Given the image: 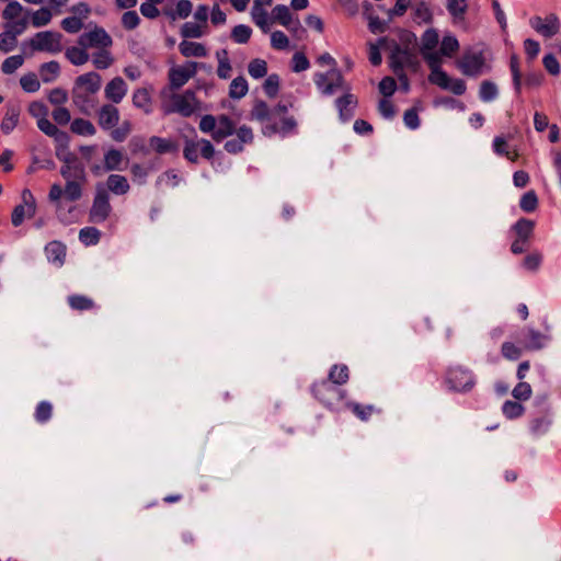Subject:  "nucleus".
Wrapping results in <instances>:
<instances>
[{
	"label": "nucleus",
	"mask_w": 561,
	"mask_h": 561,
	"mask_svg": "<svg viewBox=\"0 0 561 561\" xmlns=\"http://www.w3.org/2000/svg\"><path fill=\"white\" fill-rule=\"evenodd\" d=\"M21 108L19 105L11 104L7 106L5 114L1 122V130L3 134H10L18 125Z\"/></svg>",
	"instance_id": "obj_21"
},
{
	"label": "nucleus",
	"mask_w": 561,
	"mask_h": 561,
	"mask_svg": "<svg viewBox=\"0 0 561 561\" xmlns=\"http://www.w3.org/2000/svg\"><path fill=\"white\" fill-rule=\"evenodd\" d=\"M67 248L59 241H51L45 247V254L48 261L61 266L66 259Z\"/></svg>",
	"instance_id": "obj_22"
},
{
	"label": "nucleus",
	"mask_w": 561,
	"mask_h": 561,
	"mask_svg": "<svg viewBox=\"0 0 561 561\" xmlns=\"http://www.w3.org/2000/svg\"><path fill=\"white\" fill-rule=\"evenodd\" d=\"M101 239V231L95 227H85L79 231V240L87 247L95 245Z\"/></svg>",
	"instance_id": "obj_31"
},
{
	"label": "nucleus",
	"mask_w": 561,
	"mask_h": 561,
	"mask_svg": "<svg viewBox=\"0 0 561 561\" xmlns=\"http://www.w3.org/2000/svg\"><path fill=\"white\" fill-rule=\"evenodd\" d=\"M24 8L18 1H10L4 10L2 11V18L7 21V23L12 22L23 15Z\"/></svg>",
	"instance_id": "obj_36"
},
{
	"label": "nucleus",
	"mask_w": 561,
	"mask_h": 561,
	"mask_svg": "<svg viewBox=\"0 0 561 561\" xmlns=\"http://www.w3.org/2000/svg\"><path fill=\"white\" fill-rule=\"evenodd\" d=\"M59 160L64 162L60 168L61 176L67 181H77L87 182L85 169L84 165L80 162L78 157L71 152H68L64 157L57 153Z\"/></svg>",
	"instance_id": "obj_7"
},
{
	"label": "nucleus",
	"mask_w": 561,
	"mask_h": 561,
	"mask_svg": "<svg viewBox=\"0 0 561 561\" xmlns=\"http://www.w3.org/2000/svg\"><path fill=\"white\" fill-rule=\"evenodd\" d=\"M70 129L72 133L77 135L92 136L95 134L94 125L84 118H76L72 121L70 125Z\"/></svg>",
	"instance_id": "obj_30"
},
{
	"label": "nucleus",
	"mask_w": 561,
	"mask_h": 561,
	"mask_svg": "<svg viewBox=\"0 0 561 561\" xmlns=\"http://www.w3.org/2000/svg\"><path fill=\"white\" fill-rule=\"evenodd\" d=\"M28 19L27 15H22L21 18L13 20L10 23H7L4 25L5 28H8L12 34L16 37L18 35H21L27 27Z\"/></svg>",
	"instance_id": "obj_56"
},
{
	"label": "nucleus",
	"mask_w": 561,
	"mask_h": 561,
	"mask_svg": "<svg viewBox=\"0 0 561 561\" xmlns=\"http://www.w3.org/2000/svg\"><path fill=\"white\" fill-rule=\"evenodd\" d=\"M107 188L114 194L122 195L129 190L128 181L119 174H111L106 181Z\"/></svg>",
	"instance_id": "obj_26"
},
{
	"label": "nucleus",
	"mask_w": 561,
	"mask_h": 561,
	"mask_svg": "<svg viewBox=\"0 0 561 561\" xmlns=\"http://www.w3.org/2000/svg\"><path fill=\"white\" fill-rule=\"evenodd\" d=\"M62 34L53 31H43L35 34L30 41V46L36 51L58 54L62 50Z\"/></svg>",
	"instance_id": "obj_3"
},
{
	"label": "nucleus",
	"mask_w": 561,
	"mask_h": 561,
	"mask_svg": "<svg viewBox=\"0 0 561 561\" xmlns=\"http://www.w3.org/2000/svg\"><path fill=\"white\" fill-rule=\"evenodd\" d=\"M414 19L419 23H430L432 22L433 14L431 9L425 2H420L414 8Z\"/></svg>",
	"instance_id": "obj_49"
},
{
	"label": "nucleus",
	"mask_w": 561,
	"mask_h": 561,
	"mask_svg": "<svg viewBox=\"0 0 561 561\" xmlns=\"http://www.w3.org/2000/svg\"><path fill=\"white\" fill-rule=\"evenodd\" d=\"M249 75L254 79H260L267 73V64L265 60L256 58L250 61L248 66Z\"/></svg>",
	"instance_id": "obj_41"
},
{
	"label": "nucleus",
	"mask_w": 561,
	"mask_h": 561,
	"mask_svg": "<svg viewBox=\"0 0 561 561\" xmlns=\"http://www.w3.org/2000/svg\"><path fill=\"white\" fill-rule=\"evenodd\" d=\"M264 91L270 98H275L279 89V77L277 75H270L263 84Z\"/></svg>",
	"instance_id": "obj_59"
},
{
	"label": "nucleus",
	"mask_w": 561,
	"mask_h": 561,
	"mask_svg": "<svg viewBox=\"0 0 561 561\" xmlns=\"http://www.w3.org/2000/svg\"><path fill=\"white\" fill-rule=\"evenodd\" d=\"M149 146L153 151L160 154L176 152L179 149L178 144L172 139H165L156 136L149 139Z\"/></svg>",
	"instance_id": "obj_24"
},
{
	"label": "nucleus",
	"mask_w": 561,
	"mask_h": 561,
	"mask_svg": "<svg viewBox=\"0 0 561 561\" xmlns=\"http://www.w3.org/2000/svg\"><path fill=\"white\" fill-rule=\"evenodd\" d=\"M531 27L541 36L551 38L560 31V20L554 13H550L545 18L535 16L530 20Z\"/></svg>",
	"instance_id": "obj_11"
},
{
	"label": "nucleus",
	"mask_w": 561,
	"mask_h": 561,
	"mask_svg": "<svg viewBox=\"0 0 561 561\" xmlns=\"http://www.w3.org/2000/svg\"><path fill=\"white\" fill-rule=\"evenodd\" d=\"M329 380L334 385H344L348 380V368L345 365H334L329 374Z\"/></svg>",
	"instance_id": "obj_37"
},
{
	"label": "nucleus",
	"mask_w": 561,
	"mask_h": 561,
	"mask_svg": "<svg viewBox=\"0 0 561 561\" xmlns=\"http://www.w3.org/2000/svg\"><path fill=\"white\" fill-rule=\"evenodd\" d=\"M296 126H297L296 119L293 116H288V117H284L282 119L280 125H277V124L266 125L262 129V133L265 136H272V135L278 134V133L286 135V134L293 131L296 128Z\"/></svg>",
	"instance_id": "obj_23"
},
{
	"label": "nucleus",
	"mask_w": 561,
	"mask_h": 561,
	"mask_svg": "<svg viewBox=\"0 0 561 561\" xmlns=\"http://www.w3.org/2000/svg\"><path fill=\"white\" fill-rule=\"evenodd\" d=\"M179 49L184 57H205L207 49L202 43L183 41Z\"/></svg>",
	"instance_id": "obj_25"
},
{
	"label": "nucleus",
	"mask_w": 561,
	"mask_h": 561,
	"mask_svg": "<svg viewBox=\"0 0 561 561\" xmlns=\"http://www.w3.org/2000/svg\"><path fill=\"white\" fill-rule=\"evenodd\" d=\"M533 228H534V222L528 219H520L514 226V229L518 236V239L526 241V242L533 232Z\"/></svg>",
	"instance_id": "obj_47"
},
{
	"label": "nucleus",
	"mask_w": 561,
	"mask_h": 561,
	"mask_svg": "<svg viewBox=\"0 0 561 561\" xmlns=\"http://www.w3.org/2000/svg\"><path fill=\"white\" fill-rule=\"evenodd\" d=\"M340 90L343 92V95L335 101V104L339 110L340 118L342 121H348L354 115V110L357 105V99L351 92V87L348 83H345L344 87H342Z\"/></svg>",
	"instance_id": "obj_14"
},
{
	"label": "nucleus",
	"mask_w": 561,
	"mask_h": 561,
	"mask_svg": "<svg viewBox=\"0 0 561 561\" xmlns=\"http://www.w3.org/2000/svg\"><path fill=\"white\" fill-rule=\"evenodd\" d=\"M124 161V156L119 150L111 149L104 156V170H121V164Z\"/></svg>",
	"instance_id": "obj_28"
},
{
	"label": "nucleus",
	"mask_w": 561,
	"mask_h": 561,
	"mask_svg": "<svg viewBox=\"0 0 561 561\" xmlns=\"http://www.w3.org/2000/svg\"><path fill=\"white\" fill-rule=\"evenodd\" d=\"M201 103L193 90H186L183 93L171 95V106L165 108V113H178L183 117H190L199 110Z\"/></svg>",
	"instance_id": "obj_2"
},
{
	"label": "nucleus",
	"mask_w": 561,
	"mask_h": 561,
	"mask_svg": "<svg viewBox=\"0 0 561 561\" xmlns=\"http://www.w3.org/2000/svg\"><path fill=\"white\" fill-rule=\"evenodd\" d=\"M38 128L49 137L65 136L55 124H53L47 117H42L37 121Z\"/></svg>",
	"instance_id": "obj_53"
},
{
	"label": "nucleus",
	"mask_w": 561,
	"mask_h": 561,
	"mask_svg": "<svg viewBox=\"0 0 561 561\" xmlns=\"http://www.w3.org/2000/svg\"><path fill=\"white\" fill-rule=\"evenodd\" d=\"M20 84L22 89L26 92H36L39 90L41 87L37 76L33 72L24 75L20 79Z\"/></svg>",
	"instance_id": "obj_50"
},
{
	"label": "nucleus",
	"mask_w": 561,
	"mask_h": 561,
	"mask_svg": "<svg viewBox=\"0 0 561 561\" xmlns=\"http://www.w3.org/2000/svg\"><path fill=\"white\" fill-rule=\"evenodd\" d=\"M48 101L56 106H61L68 101V93L61 88H55L48 95Z\"/></svg>",
	"instance_id": "obj_64"
},
{
	"label": "nucleus",
	"mask_w": 561,
	"mask_h": 561,
	"mask_svg": "<svg viewBox=\"0 0 561 561\" xmlns=\"http://www.w3.org/2000/svg\"><path fill=\"white\" fill-rule=\"evenodd\" d=\"M431 68V75L428 76V81L433 84L438 85L439 88L446 90L449 85L450 78L448 75L442 70V58H435L431 56V61H427Z\"/></svg>",
	"instance_id": "obj_17"
},
{
	"label": "nucleus",
	"mask_w": 561,
	"mask_h": 561,
	"mask_svg": "<svg viewBox=\"0 0 561 561\" xmlns=\"http://www.w3.org/2000/svg\"><path fill=\"white\" fill-rule=\"evenodd\" d=\"M79 43L82 46L106 48L112 45V38L102 27L95 26L92 31L81 35Z\"/></svg>",
	"instance_id": "obj_15"
},
{
	"label": "nucleus",
	"mask_w": 561,
	"mask_h": 561,
	"mask_svg": "<svg viewBox=\"0 0 561 561\" xmlns=\"http://www.w3.org/2000/svg\"><path fill=\"white\" fill-rule=\"evenodd\" d=\"M101 82V76L96 72H88L76 79L71 96L80 113L89 115L95 108V93L100 90Z\"/></svg>",
	"instance_id": "obj_1"
},
{
	"label": "nucleus",
	"mask_w": 561,
	"mask_h": 561,
	"mask_svg": "<svg viewBox=\"0 0 561 561\" xmlns=\"http://www.w3.org/2000/svg\"><path fill=\"white\" fill-rule=\"evenodd\" d=\"M314 83L320 92L324 95H332L346 83L341 71L335 67L328 72L316 73Z\"/></svg>",
	"instance_id": "obj_4"
},
{
	"label": "nucleus",
	"mask_w": 561,
	"mask_h": 561,
	"mask_svg": "<svg viewBox=\"0 0 561 561\" xmlns=\"http://www.w3.org/2000/svg\"><path fill=\"white\" fill-rule=\"evenodd\" d=\"M66 57L70 60L71 64L76 66L83 65L89 60V55L87 51L75 46L67 49Z\"/></svg>",
	"instance_id": "obj_42"
},
{
	"label": "nucleus",
	"mask_w": 561,
	"mask_h": 561,
	"mask_svg": "<svg viewBox=\"0 0 561 561\" xmlns=\"http://www.w3.org/2000/svg\"><path fill=\"white\" fill-rule=\"evenodd\" d=\"M183 154L186 160L192 163H197L201 157L210 160L215 156V148L207 139L192 140L187 139L184 145Z\"/></svg>",
	"instance_id": "obj_5"
},
{
	"label": "nucleus",
	"mask_w": 561,
	"mask_h": 561,
	"mask_svg": "<svg viewBox=\"0 0 561 561\" xmlns=\"http://www.w3.org/2000/svg\"><path fill=\"white\" fill-rule=\"evenodd\" d=\"M218 124V117H215L214 115L207 114L204 115L199 121V129L203 133H210V135H214V130H216V126Z\"/></svg>",
	"instance_id": "obj_63"
},
{
	"label": "nucleus",
	"mask_w": 561,
	"mask_h": 561,
	"mask_svg": "<svg viewBox=\"0 0 561 561\" xmlns=\"http://www.w3.org/2000/svg\"><path fill=\"white\" fill-rule=\"evenodd\" d=\"M68 302L70 307L75 310L83 311L90 310L94 307V302L91 298L82 295H72L69 296Z\"/></svg>",
	"instance_id": "obj_40"
},
{
	"label": "nucleus",
	"mask_w": 561,
	"mask_h": 561,
	"mask_svg": "<svg viewBox=\"0 0 561 561\" xmlns=\"http://www.w3.org/2000/svg\"><path fill=\"white\" fill-rule=\"evenodd\" d=\"M108 193L105 188L98 186L92 207L89 213V221L101 224L105 221L111 213Z\"/></svg>",
	"instance_id": "obj_8"
},
{
	"label": "nucleus",
	"mask_w": 561,
	"mask_h": 561,
	"mask_svg": "<svg viewBox=\"0 0 561 561\" xmlns=\"http://www.w3.org/2000/svg\"><path fill=\"white\" fill-rule=\"evenodd\" d=\"M104 92L107 100L119 103L126 94V83L121 77H116L106 84Z\"/></svg>",
	"instance_id": "obj_19"
},
{
	"label": "nucleus",
	"mask_w": 561,
	"mask_h": 561,
	"mask_svg": "<svg viewBox=\"0 0 561 561\" xmlns=\"http://www.w3.org/2000/svg\"><path fill=\"white\" fill-rule=\"evenodd\" d=\"M271 111L266 102L257 100L255 101L251 112L250 117L251 119H255L259 122H265L270 118Z\"/></svg>",
	"instance_id": "obj_35"
},
{
	"label": "nucleus",
	"mask_w": 561,
	"mask_h": 561,
	"mask_svg": "<svg viewBox=\"0 0 561 561\" xmlns=\"http://www.w3.org/2000/svg\"><path fill=\"white\" fill-rule=\"evenodd\" d=\"M485 60L481 51H469L463 54L458 61V67L465 76L477 77L483 70Z\"/></svg>",
	"instance_id": "obj_12"
},
{
	"label": "nucleus",
	"mask_w": 561,
	"mask_h": 561,
	"mask_svg": "<svg viewBox=\"0 0 561 561\" xmlns=\"http://www.w3.org/2000/svg\"><path fill=\"white\" fill-rule=\"evenodd\" d=\"M16 45V37L5 28V32L0 34V50L8 53L12 50Z\"/></svg>",
	"instance_id": "obj_60"
},
{
	"label": "nucleus",
	"mask_w": 561,
	"mask_h": 561,
	"mask_svg": "<svg viewBox=\"0 0 561 561\" xmlns=\"http://www.w3.org/2000/svg\"><path fill=\"white\" fill-rule=\"evenodd\" d=\"M192 2L190 0H179L176 3L175 11L165 12L172 20H175L176 18L185 19L187 18L192 12Z\"/></svg>",
	"instance_id": "obj_43"
},
{
	"label": "nucleus",
	"mask_w": 561,
	"mask_h": 561,
	"mask_svg": "<svg viewBox=\"0 0 561 561\" xmlns=\"http://www.w3.org/2000/svg\"><path fill=\"white\" fill-rule=\"evenodd\" d=\"M254 135L252 129L242 125L236 130V138L229 139L225 142V150L229 153L237 154L242 152L245 145L253 141Z\"/></svg>",
	"instance_id": "obj_13"
},
{
	"label": "nucleus",
	"mask_w": 561,
	"mask_h": 561,
	"mask_svg": "<svg viewBox=\"0 0 561 561\" xmlns=\"http://www.w3.org/2000/svg\"><path fill=\"white\" fill-rule=\"evenodd\" d=\"M548 336L535 329H528L524 347L526 350H540L543 347Z\"/></svg>",
	"instance_id": "obj_27"
},
{
	"label": "nucleus",
	"mask_w": 561,
	"mask_h": 561,
	"mask_svg": "<svg viewBox=\"0 0 561 561\" xmlns=\"http://www.w3.org/2000/svg\"><path fill=\"white\" fill-rule=\"evenodd\" d=\"M273 19L277 21L283 26H290L293 24V14L289 11V8L284 4L276 5L273 11Z\"/></svg>",
	"instance_id": "obj_34"
},
{
	"label": "nucleus",
	"mask_w": 561,
	"mask_h": 561,
	"mask_svg": "<svg viewBox=\"0 0 561 561\" xmlns=\"http://www.w3.org/2000/svg\"><path fill=\"white\" fill-rule=\"evenodd\" d=\"M248 90L249 88L247 80L242 76H239L234 78L230 83L229 96L231 99L239 100L248 93Z\"/></svg>",
	"instance_id": "obj_29"
},
{
	"label": "nucleus",
	"mask_w": 561,
	"mask_h": 561,
	"mask_svg": "<svg viewBox=\"0 0 561 561\" xmlns=\"http://www.w3.org/2000/svg\"><path fill=\"white\" fill-rule=\"evenodd\" d=\"M51 12L47 8H41L33 13L31 22L34 27H42L47 25L51 20Z\"/></svg>",
	"instance_id": "obj_48"
},
{
	"label": "nucleus",
	"mask_w": 561,
	"mask_h": 561,
	"mask_svg": "<svg viewBox=\"0 0 561 561\" xmlns=\"http://www.w3.org/2000/svg\"><path fill=\"white\" fill-rule=\"evenodd\" d=\"M251 15L254 23L264 32L270 31L268 15L263 7H252Z\"/></svg>",
	"instance_id": "obj_38"
},
{
	"label": "nucleus",
	"mask_w": 561,
	"mask_h": 561,
	"mask_svg": "<svg viewBox=\"0 0 561 561\" xmlns=\"http://www.w3.org/2000/svg\"><path fill=\"white\" fill-rule=\"evenodd\" d=\"M53 414V405L47 401H42L37 404L35 410V419L39 423L47 422Z\"/></svg>",
	"instance_id": "obj_52"
},
{
	"label": "nucleus",
	"mask_w": 561,
	"mask_h": 561,
	"mask_svg": "<svg viewBox=\"0 0 561 561\" xmlns=\"http://www.w3.org/2000/svg\"><path fill=\"white\" fill-rule=\"evenodd\" d=\"M236 130L232 119L229 116L221 114L218 116V124L216 126V130H214L213 140L220 142L227 137L233 135Z\"/></svg>",
	"instance_id": "obj_18"
},
{
	"label": "nucleus",
	"mask_w": 561,
	"mask_h": 561,
	"mask_svg": "<svg viewBox=\"0 0 561 561\" xmlns=\"http://www.w3.org/2000/svg\"><path fill=\"white\" fill-rule=\"evenodd\" d=\"M519 206L524 211H534L538 206V198L536 193L534 191L525 193L520 198Z\"/></svg>",
	"instance_id": "obj_55"
},
{
	"label": "nucleus",
	"mask_w": 561,
	"mask_h": 561,
	"mask_svg": "<svg viewBox=\"0 0 561 561\" xmlns=\"http://www.w3.org/2000/svg\"><path fill=\"white\" fill-rule=\"evenodd\" d=\"M390 66L394 73L402 79L404 76L401 73L404 67L417 70L419 61L416 56L409 49H402L398 44L393 45L390 55Z\"/></svg>",
	"instance_id": "obj_6"
},
{
	"label": "nucleus",
	"mask_w": 561,
	"mask_h": 561,
	"mask_svg": "<svg viewBox=\"0 0 561 561\" xmlns=\"http://www.w3.org/2000/svg\"><path fill=\"white\" fill-rule=\"evenodd\" d=\"M252 30L244 24H239L232 28L231 37L238 44H245L250 39Z\"/></svg>",
	"instance_id": "obj_44"
},
{
	"label": "nucleus",
	"mask_w": 561,
	"mask_h": 561,
	"mask_svg": "<svg viewBox=\"0 0 561 561\" xmlns=\"http://www.w3.org/2000/svg\"><path fill=\"white\" fill-rule=\"evenodd\" d=\"M23 62H24V58L21 55L8 57L2 62L1 70L5 75H11L16 69H19L23 65Z\"/></svg>",
	"instance_id": "obj_51"
},
{
	"label": "nucleus",
	"mask_w": 561,
	"mask_h": 561,
	"mask_svg": "<svg viewBox=\"0 0 561 561\" xmlns=\"http://www.w3.org/2000/svg\"><path fill=\"white\" fill-rule=\"evenodd\" d=\"M85 182H81L80 180L77 181H67L65 186V197L69 202H76L81 198L82 196V185Z\"/></svg>",
	"instance_id": "obj_33"
},
{
	"label": "nucleus",
	"mask_w": 561,
	"mask_h": 561,
	"mask_svg": "<svg viewBox=\"0 0 561 561\" xmlns=\"http://www.w3.org/2000/svg\"><path fill=\"white\" fill-rule=\"evenodd\" d=\"M112 62L113 58L107 50L102 49L93 55V65L98 69H106L112 65Z\"/></svg>",
	"instance_id": "obj_58"
},
{
	"label": "nucleus",
	"mask_w": 561,
	"mask_h": 561,
	"mask_svg": "<svg viewBox=\"0 0 561 561\" xmlns=\"http://www.w3.org/2000/svg\"><path fill=\"white\" fill-rule=\"evenodd\" d=\"M197 62L187 61L183 66L172 67L169 70V82L171 90H179L182 88L191 78L196 75Z\"/></svg>",
	"instance_id": "obj_10"
},
{
	"label": "nucleus",
	"mask_w": 561,
	"mask_h": 561,
	"mask_svg": "<svg viewBox=\"0 0 561 561\" xmlns=\"http://www.w3.org/2000/svg\"><path fill=\"white\" fill-rule=\"evenodd\" d=\"M36 211V203L32 192L28 188L22 191V204L13 208L11 221L14 227H19L25 217H33Z\"/></svg>",
	"instance_id": "obj_9"
},
{
	"label": "nucleus",
	"mask_w": 561,
	"mask_h": 561,
	"mask_svg": "<svg viewBox=\"0 0 561 561\" xmlns=\"http://www.w3.org/2000/svg\"><path fill=\"white\" fill-rule=\"evenodd\" d=\"M438 41V33L435 28H428L423 33L420 51L426 62L431 61V56L440 58L439 53L435 50Z\"/></svg>",
	"instance_id": "obj_16"
},
{
	"label": "nucleus",
	"mask_w": 561,
	"mask_h": 561,
	"mask_svg": "<svg viewBox=\"0 0 561 561\" xmlns=\"http://www.w3.org/2000/svg\"><path fill=\"white\" fill-rule=\"evenodd\" d=\"M181 35L184 38H199L203 36V31L198 24L186 22L181 27Z\"/></svg>",
	"instance_id": "obj_57"
},
{
	"label": "nucleus",
	"mask_w": 561,
	"mask_h": 561,
	"mask_svg": "<svg viewBox=\"0 0 561 561\" xmlns=\"http://www.w3.org/2000/svg\"><path fill=\"white\" fill-rule=\"evenodd\" d=\"M59 71L60 66L55 60L43 64L39 69L42 80L46 83L54 81L59 75Z\"/></svg>",
	"instance_id": "obj_32"
},
{
	"label": "nucleus",
	"mask_w": 561,
	"mask_h": 561,
	"mask_svg": "<svg viewBox=\"0 0 561 561\" xmlns=\"http://www.w3.org/2000/svg\"><path fill=\"white\" fill-rule=\"evenodd\" d=\"M271 45L275 49H286L289 46V39L284 32L275 31L271 34Z\"/></svg>",
	"instance_id": "obj_62"
},
{
	"label": "nucleus",
	"mask_w": 561,
	"mask_h": 561,
	"mask_svg": "<svg viewBox=\"0 0 561 561\" xmlns=\"http://www.w3.org/2000/svg\"><path fill=\"white\" fill-rule=\"evenodd\" d=\"M463 373L460 370H455L451 373L448 382L450 383V387L457 391H466L472 388L473 386V379L470 376H466L465 383H460L457 381L458 375H462Z\"/></svg>",
	"instance_id": "obj_46"
},
{
	"label": "nucleus",
	"mask_w": 561,
	"mask_h": 561,
	"mask_svg": "<svg viewBox=\"0 0 561 561\" xmlns=\"http://www.w3.org/2000/svg\"><path fill=\"white\" fill-rule=\"evenodd\" d=\"M467 0H447V10L454 19H463L467 11Z\"/></svg>",
	"instance_id": "obj_45"
},
{
	"label": "nucleus",
	"mask_w": 561,
	"mask_h": 561,
	"mask_svg": "<svg viewBox=\"0 0 561 561\" xmlns=\"http://www.w3.org/2000/svg\"><path fill=\"white\" fill-rule=\"evenodd\" d=\"M480 98L484 102L492 101L497 95V88L496 85L491 81H482L480 85Z\"/></svg>",
	"instance_id": "obj_54"
},
{
	"label": "nucleus",
	"mask_w": 561,
	"mask_h": 561,
	"mask_svg": "<svg viewBox=\"0 0 561 561\" xmlns=\"http://www.w3.org/2000/svg\"><path fill=\"white\" fill-rule=\"evenodd\" d=\"M119 121L118 110L112 104H105L99 112V125L104 129H111Z\"/></svg>",
	"instance_id": "obj_20"
},
{
	"label": "nucleus",
	"mask_w": 561,
	"mask_h": 561,
	"mask_svg": "<svg viewBox=\"0 0 561 561\" xmlns=\"http://www.w3.org/2000/svg\"><path fill=\"white\" fill-rule=\"evenodd\" d=\"M523 412H524V407L516 401H506L503 404V413L508 419L518 417L523 414Z\"/></svg>",
	"instance_id": "obj_61"
},
{
	"label": "nucleus",
	"mask_w": 561,
	"mask_h": 561,
	"mask_svg": "<svg viewBox=\"0 0 561 561\" xmlns=\"http://www.w3.org/2000/svg\"><path fill=\"white\" fill-rule=\"evenodd\" d=\"M459 49V43L455 36L446 35L443 37L439 47V56L451 57Z\"/></svg>",
	"instance_id": "obj_39"
}]
</instances>
